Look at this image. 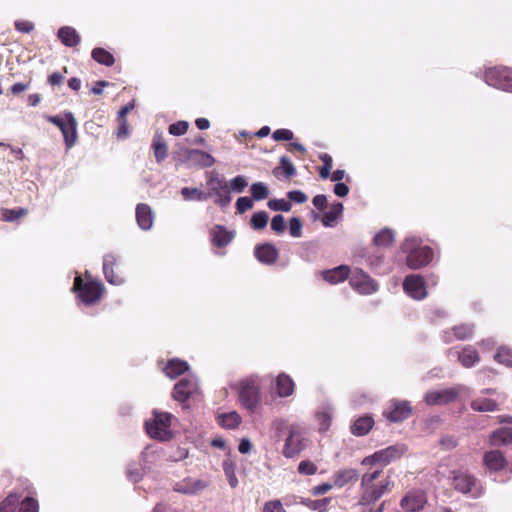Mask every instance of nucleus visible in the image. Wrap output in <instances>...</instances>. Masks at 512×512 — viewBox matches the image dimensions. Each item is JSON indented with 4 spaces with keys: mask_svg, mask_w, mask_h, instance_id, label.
Returning <instances> with one entry per match:
<instances>
[{
    "mask_svg": "<svg viewBox=\"0 0 512 512\" xmlns=\"http://www.w3.org/2000/svg\"><path fill=\"white\" fill-rule=\"evenodd\" d=\"M251 195L253 200L260 201L264 200L269 195V190L265 183L263 182H255L250 187Z\"/></svg>",
    "mask_w": 512,
    "mask_h": 512,
    "instance_id": "obj_44",
    "label": "nucleus"
},
{
    "mask_svg": "<svg viewBox=\"0 0 512 512\" xmlns=\"http://www.w3.org/2000/svg\"><path fill=\"white\" fill-rule=\"evenodd\" d=\"M293 137V132L285 128L277 129L272 134V138L274 141H290L293 139Z\"/></svg>",
    "mask_w": 512,
    "mask_h": 512,
    "instance_id": "obj_59",
    "label": "nucleus"
},
{
    "mask_svg": "<svg viewBox=\"0 0 512 512\" xmlns=\"http://www.w3.org/2000/svg\"><path fill=\"white\" fill-rule=\"evenodd\" d=\"M92 58L101 65L110 67L114 64V56L104 48H94L91 53Z\"/></svg>",
    "mask_w": 512,
    "mask_h": 512,
    "instance_id": "obj_42",
    "label": "nucleus"
},
{
    "mask_svg": "<svg viewBox=\"0 0 512 512\" xmlns=\"http://www.w3.org/2000/svg\"><path fill=\"white\" fill-rule=\"evenodd\" d=\"M305 448L304 432L300 425L292 424L288 429L282 453L286 458H293Z\"/></svg>",
    "mask_w": 512,
    "mask_h": 512,
    "instance_id": "obj_12",
    "label": "nucleus"
},
{
    "mask_svg": "<svg viewBox=\"0 0 512 512\" xmlns=\"http://www.w3.org/2000/svg\"><path fill=\"white\" fill-rule=\"evenodd\" d=\"M298 472L302 475H314L317 472V466L310 460H303L298 465Z\"/></svg>",
    "mask_w": 512,
    "mask_h": 512,
    "instance_id": "obj_55",
    "label": "nucleus"
},
{
    "mask_svg": "<svg viewBox=\"0 0 512 512\" xmlns=\"http://www.w3.org/2000/svg\"><path fill=\"white\" fill-rule=\"evenodd\" d=\"M182 197L186 201H206L209 199V194H205L204 191L198 188L183 187L180 191Z\"/></svg>",
    "mask_w": 512,
    "mask_h": 512,
    "instance_id": "obj_41",
    "label": "nucleus"
},
{
    "mask_svg": "<svg viewBox=\"0 0 512 512\" xmlns=\"http://www.w3.org/2000/svg\"><path fill=\"white\" fill-rule=\"evenodd\" d=\"M185 159L190 162L191 165L200 168H209L215 164V158L202 150L199 149H188L185 151Z\"/></svg>",
    "mask_w": 512,
    "mask_h": 512,
    "instance_id": "obj_20",
    "label": "nucleus"
},
{
    "mask_svg": "<svg viewBox=\"0 0 512 512\" xmlns=\"http://www.w3.org/2000/svg\"><path fill=\"white\" fill-rule=\"evenodd\" d=\"M329 502L328 498L320 499V500H310L306 499L303 501V503L310 508L311 510L318 511V512H325L327 504Z\"/></svg>",
    "mask_w": 512,
    "mask_h": 512,
    "instance_id": "obj_51",
    "label": "nucleus"
},
{
    "mask_svg": "<svg viewBox=\"0 0 512 512\" xmlns=\"http://www.w3.org/2000/svg\"><path fill=\"white\" fill-rule=\"evenodd\" d=\"M494 359L499 364L512 368V348L508 346H500L494 356Z\"/></svg>",
    "mask_w": 512,
    "mask_h": 512,
    "instance_id": "obj_43",
    "label": "nucleus"
},
{
    "mask_svg": "<svg viewBox=\"0 0 512 512\" xmlns=\"http://www.w3.org/2000/svg\"><path fill=\"white\" fill-rule=\"evenodd\" d=\"M235 237L234 230H228L223 225H215L210 231V238L216 247H225L232 242Z\"/></svg>",
    "mask_w": 512,
    "mask_h": 512,
    "instance_id": "obj_22",
    "label": "nucleus"
},
{
    "mask_svg": "<svg viewBox=\"0 0 512 512\" xmlns=\"http://www.w3.org/2000/svg\"><path fill=\"white\" fill-rule=\"evenodd\" d=\"M172 415L168 412H159L154 410L152 418L146 420L145 429L147 434L159 441H168L172 439L171 431Z\"/></svg>",
    "mask_w": 512,
    "mask_h": 512,
    "instance_id": "obj_3",
    "label": "nucleus"
},
{
    "mask_svg": "<svg viewBox=\"0 0 512 512\" xmlns=\"http://www.w3.org/2000/svg\"><path fill=\"white\" fill-rule=\"evenodd\" d=\"M126 476L130 481L137 483L143 477V470L135 463H129L126 468Z\"/></svg>",
    "mask_w": 512,
    "mask_h": 512,
    "instance_id": "obj_49",
    "label": "nucleus"
},
{
    "mask_svg": "<svg viewBox=\"0 0 512 512\" xmlns=\"http://www.w3.org/2000/svg\"><path fill=\"white\" fill-rule=\"evenodd\" d=\"M343 212V204L338 202L331 206L330 210L325 212L322 217V223L325 227H333L337 218Z\"/></svg>",
    "mask_w": 512,
    "mask_h": 512,
    "instance_id": "obj_37",
    "label": "nucleus"
},
{
    "mask_svg": "<svg viewBox=\"0 0 512 512\" xmlns=\"http://www.w3.org/2000/svg\"><path fill=\"white\" fill-rule=\"evenodd\" d=\"M412 413L411 403L407 400L392 399L389 401L383 416L392 423L406 420Z\"/></svg>",
    "mask_w": 512,
    "mask_h": 512,
    "instance_id": "obj_14",
    "label": "nucleus"
},
{
    "mask_svg": "<svg viewBox=\"0 0 512 512\" xmlns=\"http://www.w3.org/2000/svg\"><path fill=\"white\" fill-rule=\"evenodd\" d=\"M458 360L463 367L472 368L480 361V357L476 349L467 345L458 353Z\"/></svg>",
    "mask_w": 512,
    "mask_h": 512,
    "instance_id": "obj_32",
    "label": "nucleus"
},
{
    "mask_svg": "<svg viewBox=\"0 0 512 512\" xmlns=\"http://www.w3.org/2000/svg\"><path fill=\"white\" fill-rule=\"evenodd\" d=\"M152 147L154 149V156L158 163H161L166 157L168 148L160 134H156L153 138Z\"/></svg>",
    "mask_w": 512,
    "mask_h": 512,
    "instance_id": "obj_39",
    "label": "nucleus"
},
{
    "mask_svg": "<svg viewBox=\"0 0 512 512\" xmlns=\"http://www.w3.org/2000/svg\"><path fill=\"white\" fill-rule=\"evenodd\" d=\"M484 464L490 472H498L505 468L506 459L504 454L499 450H491L484 454Z\"/></svg>",
    "mask_w": 512,
    "mask_h": 512,
    "instance_id": "obj_25",
    "label": "nucleus"
},
{
    "mask_svg": "<svg viewBox=\"0 0 512 512\" xmlns=\"http://www.w3.org/2000/svg\"><path fill=\"white\" fill-rule=\"evenodd\" d=\"M206 178V184L209 191L205 192V194H209V198L215 197L214 202L220 207L228 206L232 197L226 180L224 178H220L218 173L214 171L206 173Z\"/></svg>",
    "mask_w": 512,
    "mask_h": 512,
    "instance_id": "obj_8",
    "label": "nucleus"
},
{
    "mask_svg": "<svg viewBox=\"0 0 512 512\" xmlns=\"http://www.w3.org/2000/svg\"><path fill=\"white\" fill-rule=\"evenodd\" d=\"M15 28L18 32L29 33L34 29V25L30 21L19 20L15 22Z\"/></svg>",
    "mask_w": 512,
    "mask_h": 512,
    "instance_id": "obj_64",
    "label": "nucleus"
},
{
    "mask_svg": "<svg viewBox=\"0 0 512 512\" xmlns=\"http://www.w3.org/2000/svg\"><path fill=\"white\" fill-rule=\"evenodd\" d=\"M27 214L24 208L18 209H4L2 212V219L6 222H13Z\"/></svg>",
    "mask_w": 512,
    "mask_h": 512,
    "instance_id": "obj_48",
    "label": "nucleus"
},
{
    "mask_svg": "<svg viewBox=\"0 0 512 512\" xmlns=\"http://www.w3.org/2000/svg\"><path fill=\"white\" fill-rule=\"evenodd\" d=\"M281 169L284 172L286 178H290L296 175V168L287 156L280 158Z\"/></svg>",
    "mask_w": 512,
    "mask_h": 512,
    "instance_id": "obj_52",
    "label": "nucleus"
},
{
    "mask_svg": "<svg viewBox=\"0 0 512 512\" xmlns=\"http://www.w3.org/2000/svg\"><path fill=\"white\" fill-rule=\"evenodd\" d=\"M400 250L406 255L405 263L412 270H419L432 263L435 251L423 244V239L414 234H408L400 245Z\"/></svg>",
    "mask_w": 512,
    "mask_h": 512,
    "instance_id": "obj_1",
    "label": "nucleus"
},
{
    "mask_svg": "<svg viewBox=\"0 0 512 512\" xmlns=\"http://www.w3.org/2000/svg\"><path fill=\"white\" fill-rule=\"evenodd\" d=\"M276 394L280 398L291 396L295 390L293 379L285 373H280L275 379Z\"/></svg>",
    "mask_w": 512,
    "mask_h": 512,
    "instance_id": "obj_27",
    "label": "nucleus"
},
{
    "mask_svg": "<svg viewBox=\"0 0 512 512\" xmlns=\"http://www.w3.org/2000/svg\"><path fill=\"white\" fill-rule=\"evenodd\" d=\"M241 421L242 419L236 411L220 414L218 416V424L226 429L236 428Z\"/></svg>",
    "mask_w": 512,
    "mask_h": 512,
    "instance_id": "obj_38",
    "label": "nucleus"
},
{
    "mask_svg": "<svg viewBox=\"0 0 512 512\" xmlns=\"http://www.w3.org/2000/svg\"><path fill=\"white\" fill-rule=\"evenodd\" d=\"M267 205L273 211L289 212L292 208L290 201L285 199H272L269 200Z\"/></svg>",
    "mask_w": 512,
    "mask_h": 512,
    "instance_id": "obj_50",
    "label": "nucleus"
},
{
    "mask_svg": "<svg viewBox=\"0 0 512 512\" xmlns=\"http://www.w3.org/2000/svg\"><path fill=\"white\" fill-rule=\"evenodd\" d=\"M349 284L361 295H371L379 289L377 281L361 269H356L351 273Z\"/></svg>",
    "mask_w": 512,
    "mask_h": 512,
    "instance_id": "obj_13",
    "label": "nucleus"
},
{
    "mask_svg": "<svg viewBox=\"0 0 512 512\" xmlns=\"http://www.w3.org/2000/svg\"><path fill=\"white\" fill-rule=\"evenodd\" d=\"M117 263V257L113 254H107L103 258V273L107 282L113 285H121L124 283L122 276L114 272V266Z\"/></svg>",
    "mask_w": 512,
    "mask_h": 512,
    "instance_id": "obj_23",
    "label": "nucleus"
},
{
    "mask_svg": "<svg viewBox=\"0 0 512 512\" xmlns=\"http://www.w3.org/2000/svg\"><path fill=\"white\" fill-rule=\"evenodd\" d=\"M223 472L231 488H236L239 484L236 476V464L231 459H225L222 463Z\"/></svg>",
    "mask_w": 512,
    "mask_h": 512,
    "instance_id": "obj_40",
    "label": "nucleus"
},
{
    "mask_svg": "<svg viewBox=\"0 0 512 512\" xmlns=\"http://www.w3.org/2000/svg\"><path fill=\"white\" fill-rule=\"evenodd\" d=\"M18 512H38L39 511V505L38 502L30 497L25 498L20 506Z\"/></svg>",
    "mask_w": 512,
    "mask_h": 512,
    "instance_id": "obj_53",
    "label": "nucleus"
},
{
    "mask_svg": "<svg viewBox=\"0 0 512 512\" xmlns=\"http://www.w3.org/2000/svg\"><path fill=\"white\" fill-rule=\"evenodd\" d=\"M470 408L474 412H497L500 410V403L492 398H488L482 395H479L472 399L470 402Z\"/></svg>",
    "mask_w": 512,
    "mask_h": 512,
    "instance_id": "obj_24",
    "label": "nucleus"
},
{
    "mask_svg": "<svg viewBox=\"0 0 512 512\" xmlns=\"http://www.w3.org/2000/svg\"><path fill=\"white\" fill-rule=\"evenodd\" d=\"M334 414V407L328 403H323L315 414L316 421L318 422L319 431L326 432L332 421Z\"/></svg>",
    "mask_w": 512,
    "mask_h": 512,
    "instance_id": "obj_28",
    "label": "nucleus"
},
{
    "mask_svg": "<svg viewBox=\"0 0 512 512\" xmlns=\"http://www.w3.org/2000/svg\"><path fill=\"white\" fill-rule=\"evenodd\" d=\"M64 117L48 115L45 118L61 130L66 148L70 149L77 140V121L71 112H66Z\"/></svg>",
    "mask_w": 512,
    "mask_h": 512,
    "instance_id": "obj_10",
    "label": "nucleus"
},
{
    "mask_svg": "<svg viewBox=\"0 0 512 512\" xmlns=\"http://www.w3.org/2000/svg\"><path fill=\"white\" fill-rule=\"evenodd\" d=\"M474 334L473 324H460L454 326L451 330H445L441 334V338L445 343H451L454 340H467L470 339Z\"/></svg>",
    "mask_w": 512,
    "mask_h": 512,
    "instance_id": "obj_19",
    "label": "nucleus"
},
{
    "mask_svg": "<svg viewBox=\"0 0 512 512\" xmlns=\"http://www.w3.org/2000/svg\"><path fill=\"white\" fill-rule=\"evenodd\" d=\"M263 512H285V510L280 500H272L264 504Z\"/></svg>",
    "mask_w": 512,
    "mask_h": 512,
    "instance_id": "obj_62",
    "label": "nucleus"
},
{
    "mask_svg": "<svg viewBox=\"0 0 512 512\" xmlns=\"http://www.w3.org/2000/svg\"><path fill=\"white\" fill-rule=\"evenodd\" d=\"M254 255L259 262L265 265H272L277 261L279 251L275 245L271 243H264L255 247Z\"/></svg>",
    "mask_w": 512,
    "mask_h": 512,
    "instance_id": "obj_21",
    "label": "nucleus"
},
{
    "mask_svg": "<svg viewBox=\"0 0 512 512\" xmlns=\"http://www.w3.org/2000/svg\"><path fill=\"white\" fill-rule=\"evenodd\" d=\"M490 442L494 446L507 445L512 443V428L502 427L492 432Z\"/></svg>",
    "mask_w": 512,
    "mask_h": 512,
    "instance_id": "obj_34",
    "label": "nucleus"
},
{
    "mask_svg": "<svg viewBox=\"0 0 512 512\" xmlns=\"http://www.w3.org/2000/svg\"><path fill=\"white\" fill-rule=\"evenodd\" d=\"M427 503V497L423 490L413 489L408 491L400 501V506L407 512H419Z\"/></svg>",
    "mask_w": 512,
    "mask_h": 512,
    "instance_id": "obj_17",
    "label": "nucleus"
},
{
    "mask_svg": "<svg viewBox=\"0 0 512 512\" xmlns=\"http://www.w3.org/2000/svg\"><path fill=\"white\" fill-rule=\"evenodd\" d=\"M287 197L290 201L298 204H302L307 201V196L300 190H292L287 193Z\"/></svg>",
    "mask_w": 512,
    "mask_h": 512,
    "instance_id": "obj_63",
    "label": "nucleus"
},
{
    "mask_svg": "<svg viewBox=\"0 0 512 512\" xmlns=\"http://www.w3.org/2000/svg\"><path fill=\"white\" fill-rule=\"evenodd\" d=\"M58 38L63 45L67 47H75L80 43V36L76 29L70 26H63L58 30Z\"/></svg>",
    "mask_w": 512,
    "mask_h": 512,
    "instance_id": "obj_31",
    "label": "nucleus"
},
{
    "mask_svg": "<svg viewBox=\"0 0 512 512\" xmlns=\"http://www.w3.org/2000/svg\"><path fill=\"white\" fill-rule=\"evenodd\" d=\"M268 213L266 211H259L252 215L251 226L255 230H261L267 226Z\"/></svg>",
    "mask_w": 512,
    "mask_h": 512,
    "instance_id": "obj_46",
    "label": "nucleus"
},
{
    "mask_svg": "<svg viewBox=\"0 0 512 512\" xmlns=\"http://www.w3.org/2000/svg\"><path fill=\"white\" fill-rule=\"evenodd\" d=\"M374 425V419L369 416L365 415L362 417H359L354 421V423L351 425V433L355 436H364L369 433V431L372 429Z\"/></svg>",
    "mask_w": 512,
    "mask_h": 512,
    "instance_id": "obj_33",
    "label": "nucleus"
},
{
    "mask_svg": "<svg viewBox=\"0 0 512 512\" xmlns=\"http://www.w3.org/2000/svg\"><path fill=\"white\" fill-rule=\"evenodd\" d=\"M302 222L298 217H292L289 221V233L294 238L302 236Z\"/></svg>",
    "mask_w": 512,
    "mask_h": 512,
    "instance_id": "obj_54",
    "label": "nucleus"
},
{
    "mask_svg": "<svg viewBox=\"0 0 512 512\" xmlns=\"http://www.w3.org/2000/svg\"><path fill=\"white\" fill-rule=\"evenodd\" d=\"M366 263L375 272H384L382 266L384 264V255L380 253H373L367 256Z\"/></svg>",
    "mask_w": 512,
    "mask_h": 512,
    "instance_id": "obj_47",
    "label": "nucleus"
},
{
    "mask_svg": "<svg viewBox=\"0 0 512 512\" xmlns=\"http://www.w3.org/2000/svg\"><path fill=\"white\" fill-rule=\"evenodd\" d=\"M19 506V497L16 494H9L0 502V512H15Z\"/></svg>",
    "mask_w": 512,
    "mask_h": 512,
    "instance_id": "obj_45",
    "label": "nucleus"
},
{
    "mask_svg": "<svg viewBox=\"0 0 512 512\" xmlns=\"http://www.w3.org/2000/svg\"><path fill=\"white\" fill-rule=\"evenodd\" d=\"M406 451L407 448L404 444L391 445L385 449L376 451L370 456L365 457L362 460V464L369 465L379 463L382 465H388L391 462L400 459Z\"/></svg>",
    "mask_w": 512,
    "mask_h": 512,
    "instance_id": "obj_11",
    "label": "nucleus"
},
{
    "mask_svg": "<svg viewBox=\"0 0 512 512\" xmlns=\"http://www.w3.org/2000/svg\"><path fill=\"white\" fill-rule=\"evenodd\" d=\"M136 220L138 226L144 230L148 231L153 226L154 214L151 208L147 204H138L136 207Z\"/></svg>",
    "mask_w": 512,
    "mask_h": 512,
    "instance_id": "obj_29",
    "label": "nucleus"
},
{
    "mask_svg": "<svg viewBox=\"0 0 512 512\" xmlns=\"http://www.w3.org/2000/svg\"><path fill=\"white\" fill-rule=\"evenodd\" d=\"M189 370V364L179 358H172L168 360L163 367L164 374L170 378L175 379Z\"/></svg>",
    "mask_w": 512,
    "mask_h": 512,
    "instance_id": "obj_30",
    "label": "nucleus"
},
{
    "mask_svg": "<svg viewBox=\"0 0 512 512\" xmlns=\"http://www.w3.org/2000/svg\"><path fill=\"white\" fill-rule=\"evenodd\" d=\"M247 185L248 183L246 178L241 175L234 177L230 181V189L236 193L243 192Z\"/></svg>",
    "mask_w": 512,
    "mask_h": 512,
    "instance_id": "obj_56",
    "label": "nucleus"
},
{
    "mask_svg": "<svg viewBox=\"0 0 512 512\" xmlns=\"http://www.w3.org/2000/svg\"><path fill=\"white\" fill-rule=\"evenodd\" d=\"M209 484L210 482L204 479L185 477L182 480L173 483L172 489L173 491L183 495L196 496L203 492Z\"/></svg>",
    "mask_w": 512,
    "mask_h": 512,
    "instance_id": "obj_15",
    "label": "nucleus"
},
{
    "mask_svg": "<svg viewBox=\"0 0 512 512\" xmlns=\"http://www.w3.org/2000/svg\"><path fill=\"white\" fill-rule=\"evenodd\" d=\"M188 127V122L178 121L169 126V133L174 136H181L187 132Z\"/></svg>",
    "mask_w": 512,
    "mask_h": 512,
    "instance_id": "obj_58",
    "label": "nucleus"
},
{
    "mask_svg": "<svg viewBox=\"0 0 512 512\" xmlns=\"http://www.w3.org/2000/svg\"><path fill=\"white\" fill-rule=\"evenodd\" d=\"M390 480L381 481L374 486L362 487V494L358 504L368 506L379 500L385 493L389 491Z\"/></svg>",
    "mask_w": 512,
    "mask_h": 512,
    "instance_id": "obj_18",
    "label": "nucleus"
},
{
    "mask_svg": "<svg viewBox=\"0 0 512 512\" xmlns=\"http://www.w3.org/2000/svg\"><path fill=\"white\" fill-rule=\"evenodd\" d=\"M253 207V200L249 197H239L236 201L237 212L242 214Z\"/></svg>",
    "mask_w": 512,
    "mask_h": 512,
    "instance_id": "obj_60",
    "label": "nucleus"
},
{
    "mask_svg": "<svg viewBox=\"0 0 512 512\" xmlns=\"http://www.w3.org/2000/svg\"><path fill=\"white\" fill-rule=\"evenodd\" d=\"M452 485L454 489L470 498H480L484 493L481 481L468 471H453Z\"/></svg>",
    "mask_w": 512,
    "mask_h": 512,
    "instance_id": "obj_5",
    "label": "nucleus"
},
{
    "mask_svg": "<svg viewBox=\"0 0 512 512\" xmlns=\"http://www.w3.org/2000/svg\"><path fill=\"white\" fill-rule=\"evenodd\" d=\"M381 470H376L372 473H366L361 478V488L366 486H374L373 483L379 476H380Z\"/></svg>",
    "mask_w": 512,
    "mask_h": 512,
    "instance_id": "obj_61",
    "label": "nucleus"
},
{
    "mask_svg": "<svg viewBox=\"0 0 512 512\" xmlns=\"http://www.w3.org/2000/svg\"><path fill=\"white\" fill-rule=\"evenodd\" d=\"M286 224L283 215H275L271 220V229L276 234H282L285 231Z\"/></svg>",
    "mask_w": 512,
    "mask_h": 512,
    "instance_id": "obj_57",
    "label": "nucleus"
},
{
    "mask_svg": "<svg viewBox=\"0 0 512 512\" xmlns=\"http://www.w3.org/2000/svg\"><path fill=\"white\" fill-rule=\"evenodd\" d=\"M395 241V232L390 228H383L373 237V244L377 247H390Z\"/></svg>",
    "mask_w": 512,
    "mask_h": 512,
    "instance_id": "obj_35",
    "label": "nucleus"
},
{
    "mask_svg": "<svg viewBox=\"0 0 512 512\" xmlns=\"http://www.w3.org/2000/svg\"><path fill=\"white\" fill-rule=\"evenodd\" d=\"M358 479V472L356 469L348 468L340 470L334 475V485L341 488L350 482H354Z\"/></svg>",
    "mask_w": 512,
    "mask_h": 512,
    "instance_id": "obj_36",
    "label": "nucleus"
},
{
    "mask_svg": "<svg viewBox=\"0 0 512 512\" xmlns=\"http://www.w3.org/2000/svg\"><path fill=\"white\" fill-rule=\"evenodd\" d=\"M73 291L77 294V298L85 305H93L101 299L102 285L93 280H83L77 276L74 281Z\"/></svg>",
    "mask_w": 512,
    "mask_h": 512,
    "instance_id": "obj_9",
    "label": "nucleus"
},
{
    "mask_svg": "<svg viewBox=\"0 0 512 512\" xmlns=\"http://www.w3.org/2000/svg\"><path fill=\"white\" fill-rule=\"evenodd\" d=\"M470 392L468 386L456 384L448 388L427 391L423 400L428 406H442L454 402L461 395H469Z\"/></svg>",
    "mask_w": 512,
    "mask_h": 512,
    "instance_id": "obj_4",
    "label": "nucleus"
},
{
    "mask_svg": "<svg viewBox=\"0 0 512 512\" xmlns=\"http://www.w3.org/2000/svg\"><path fill=\"white\" fill-rule=\"evenodd\" d=\"M172 397L174 400L184 404L188 407L187 401H198L201 398V391L198 379L195 375L188 374L174 386Z\"/></svg>",
    "mask_w": 512,
    "mask_h": 512,
    "instance_id": "obj_6",
    "label": "nucleus"
},
{
    "mask_svg": "<svg viewBox=\"0 0 512 512\" xmlns=\"http://www.w3.org/2000/svg\"><path fill=\"white\" fill-rule=\"evenodd\" d=\"M322 278L330 284H338L349 278L350 268L347 265H340L321 272Z\"/></svg>",
    "mask_w": 512,
    "mask_h": 512,
    "instance_id": "obj_26",
    "label": "nucleus"
},
{
    "mask_svg": "<svg viewBox=\"0 0 512 512\" xmlns=\"http://www.w3.org/2000/svg\"><path fill=\"white\" fill-rule=\"evenodd\" d=\"M404 292L414 300H423L427 297V288L424 278L419 274H410L403 281Z\"/></svg>",
    "mask_w": 512,
    "mask_h": 512,
    "instance_id": "obj_16",
    "label": "nucleus"
},
{
    "mask_svg": "<svg viewBox=\"0 0 512 512\" xmlns=\"http://www.w3.org/2000/svg\"><path fill=\"white\" fill-rule=\"evenodd\" d=\"M483 80L495 89L512 93V68L510 67H489L484 71Z\"/></svg>",
    "mask_w": 512,
    "mask_h": 512,
    "instance_id": "obj_7",
    "label": "nucleus"
},
{
    "mask_svg": "<svg viewBox=\"0 0 512 512\" xmlns=\"http://www.w3.org/2000/svg\"><path fill=\"white\" fill-rule=\"evenodd\" d=\"M265 377L259 374H250L238 382L239 405L249 413H256L262 405L261 383Z\"/></svg>",
    "mask_w": 512,
    "mask_h": 512,
    "instance_id": "obj_2",
    "label": "nucleus"
}]
</instances>
